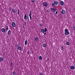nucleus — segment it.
Here are the masks:
<instances>
[{
  "label": "nucleus",
  "instance_id": "obj_1",
  "mask_svg": "<svg viewBox=\"0 0 75 75\" xmlns=\"http://www.w3.org/2000/svg\"><path fill=\"white\" fill-rule=\"evenodd\" d=\"M65 32L64 33L65 35H69V32L68 31V29H66L65 30Z\"/></svg>",
  "mask_w": 75,
  "mask_h": 75
},
{
  "label": "nucleus",
  "instance_id": "obj_2",
  "mask_svg": "<svg viewBox=\"0 0 75 75\" xmlns=\"http://www.w3.org/2000/svg\"><path fill=\"white\" fill-rule=\"evenodd\" d=\"M43 6H45V7H47L48 6V5L47 4V2H45L43 3Z\"/></svg>",
  "mask_w": 75,
  "mask_h": 75
},
{
  "label": "nucleus",
  "instance_id": "obj_3",
  "mask_svg": "<svg viewBox=\"0 0 75 75\" xmlns=\"http://www.w3.org/2000/svg\"><path fill=\"white\" fill-rule=\"evenodd\" d=\"M31 11H30V13H29V17L30 18V20H32V17H31Z\"/></svg>",
  "mask_w": 75,
  "mask_h": 75
},
{
  "label": "nucleus",
  "instance_id": "obj_4",
  "mask_svg": "<svg viewBox=\"0 0 75 75\" xmlns=\"http://www.w3.org/2000/svg\"><path fill=\"white\" fill-rule=\"evenodd\" d=\"M24 18L25 21H27V19H28V17L27 16V15L25 14V15Z\"/></svg>",
  "mask_w": 75,
  "mask_h": 75
},
{
  "label": "nucleus",
  "instance_id": "obj_5",
  "mask_svg": "<svg viewBox=\"0 0 75 75\" xmlns=\"http://www.w3.org/2000/svg\"><path fill=\"white\" fill-rule=\"evenodd\" d=\"M54 4L55 5H58L59 4V2L58 1H55L54 2Z\"/></svg>",
  "mask_w": 75,
  "mask_h": 75
},
{
  "label": "nucleus",
  "instance_id": "obj_6",
  "mask_svg": "<svg viewBox=\"0 0 75 75\" xmlns=\"http://www.w3.org/2000/svg\"><path fill=\"white\" fill-rule=\"evenodd\" d=\"M12 25L13 27H16V23L14 22H12Z\"/></svg>",
  "mask_w": 75,
  "mask_h": 75
},
{
  "label": "nucleus",
  "instance_id": "obj_7",
  "mask_svg": "<svg viewBox=\"0 0 75 75\" xmlns=\"http://www.w3.org/2000/svg\"><path fill=\"white\" fill-rule=\"evenodd\" d=\"M60 4L61 6H63L64 4V2L63 1H60Z\"/></svg>",
  "mask_w": 75,
  "mask_h": 75
},
{
  "label": "nucleus",
  "instance_id": "obj_8",
  "mask_svg": "<svg viewBox=\"0 0 75 75\" xmlns=\"http://www.w3.org/2000/svg\"><path fill=\"white\" fill-rule=\"evenodd\" d=\"M65 11L64 10H62L61 11V13L63 14H65Z\"/></svg>",
  "mask_w": 75,
  "mask_h": 75
},
{
  "label": "nucleus",
  "instance_id": "obj_9",
  "mask_svg": "<svg viewBox=\"0 0 75 75\" xmlns=\"http://www.w3.org/2000/svg\"><path fill=\"white\" fill-rule=\"evenodd\" d=\"M1 31L3 32V33H5V31H6V30L4 28H2L1 29Z\"/></svg>",
  "mask_w": 75,
  "mask_h": 75
},
{
  "label": "nucleus",
  "instance_id": "obj_10",
  "mask_svg": "<svg viewBox=\"0 0 75 75\" xmlns=\"http://www.w3.org/2000/svg\"><path fill=\"white\" fill-rule=\"evenodd\" d=\"M12 11L13 13H15L16 12V10L14 9H12Z\"/></svg>",
  "mask_w": 75,
  "mask_h": 75
},
{
  "label": "nucleus",
  "instance_id": "obj_11",
  "mask_svg": "<svg viewBox=\"0 0 75 75\" xmlns=\"http://www.w3.org/2000/svg\"><path fill=\"white\" fill-rule=\"evenodd\" d=\"M17 49L18 50L21 51V47L20 46H18L17 48Z\"/></svg>",
  "mask_w": 75,
  "mask_h": 75
},
{
  "label": "nucleus",
  "instance_id": "obj_12",
  "mask_svg": "<svg viewBox=\"0 0 75 75\" xmlns=\"http://www.w3.org/2000/svg\"><path fill=\"white\" fill-rule=\"evenodd\" d=\"M51 11H52L53 12H55V9H54V8H51Z\"/></svg>",
  "mask_w": 75,
  "mask_h": 75
},
{
  "label": "nucleus",
  "instance_id": "obj_13",
  "mask_svg": "<svg viewBox=\"0 0 75 75\" xmlns=\"http://www.w3.org/2000/svg\"><path fill=\"white\" fill-rule=\"evenodd\" d=\"M42 46L44 48H46L47 47V45L46 44H44L42 45Z\"/></svg>",
  "mask_w": 75,
  "mask_h": 75
},
{
  "label": "nucleus",
  "instance_id": "obj_14",
  "mask_svg": "<svg viewBox=\"0 0 75 75\" xmlns=\"http://www.w3.org/2000/svg\"><path fill=\"white\" fill-rule=\"evenodd\" d=\"M11 34V31L10 30H9L8 31V35H10Z\"/></svg>",
  "mask_w": 75,
  "mask_h": 75
},
{
  "label": "nucleus",
  "instance_id": "obj_15",
  "mask_svg": "<svg viewBox=\"0 0 75 75\" xmlns=\"http://www.w3.org/2000/svg\"><path fill=\"white\" fill-rule=\"evenodd\" d=\"M5 30L6 31H7L8 30V26H6V28H5Z\"/></svg>",
  "mask_w": 75,
  "mask_h": 75
},
{
  "label": "nucleus",
  "instance_id": "obj_16",
  "mask_svg": "<svg viewBox=\"0 0 75 75\" xmlns=\"http://www.w3.org/2000/svg\"><path fill=\"white\" fill-rule=\"evenodd\" d=\"M70 68L71 69H74V66H71L70 67Z\"/></svg>",
  "mask_w": 75,
  "mask_h": 75
},
{
  "label": "nucleus",
  "instance_id": "obj_17",
  "mask_svg": "<svg viewBox=\"0 0 75 75\" xmlns=\"http://www.w3.org/2000/svg\"><path fill=\"white\" fill-rule=\"evenodd\" d=\"M27 40L26 39L25 42V45H27Z\"/></svg>",
  "mask_w": 75,
  "mask_h": 75
},
{
  "label": "nucleus",
  "instance_id": "obj_18",
  "mask_svg": "<svg viewBox=\"0 0 75 75\" xmlns=\"http://www.w3.org/2000/svg\"><path fill=\"white\" fill-rule=\"evenodd\" d=\"M52 7H55V4H54V3H52Z\"/></svg>",
  "mask_w": 75,
  "mask_h": 75
},
{
  "label": "nucleus",
  "instance_id": "obj_19",
  "mask_svg": "<svg viewBox=\"0 0 75 75\" xmlns=\"http://www.w3.org/2000/svg\"><path fill=\"white\" fill-rule=\"evenodd\" d=\"M41 32H42V33H44L45 32V30L44 29H42L41 30Z\"/></svg>",
  "mask_w": 75,
  "mask_h": 75
},
{
  "label": "nucleus",
  "instance_id": "obj_20",
  "mask_svg": "<svg viewBox=\"0 0 75 75\" xmlns=\"http://www.w3.org/2000/svg\"><path fill=\"white\" fill-rule=\"evenodd\" d=\"M66 44L67 45H69V42H66Z\"/></svg>",
  "mask_w": 75,
  "mask_h": 75
},
{
  "label": "nucleus",
  "instance_id": "obj_21",
  "mask_svg": "<svg viewBox=\"0 0 75 75\" xmlns=\"http://www.w3.org/2000/svg\"><path fill=\"white\" fill-rule=\"evenodd\" d=\"M3 58H2L1 57L0 58V61H3Z\"/></svg>",
  "mask_w": 75,
  "mask_h": 75
},
{
  "label": "nucleus",
  "instance_id": "obj_22",
  "mask_svg": "<svg viewBox=\"0 0 75 75\" xmlns=\"http://www.w3.org/2000/svg\"><path fill=\"white\" fill-rule=\"evenodd\" d=\"M61 50H64V47H63L62 46H61Z\"/></svg>",
  "mask_w": 75,
  "mask_h": 75
},
{
  "label": "nucleus",
  "instance_id": "obj_23",
  "mask_svg": "<svg viewBox=\"0 0 75 75\" xmlns=\"http://www.w3.org/2000/svg\"><path fill=\"white\" fill-rule=\"evenodd\" d=\"M13 75H16V72H15V71H14L13 72Z\"/></svg>",
  "mask_w": 75,
  "mask_h": 75
},
{
  "label": "nucleus",
  "instance_id": "obj_24",
  "mask_svg": "<svg viewBox=\"0 0 75 75\" xmlns=\"http://www.w3.org/2000/svg\"><path fill=\"white\" fill-rule=\"evenodd\" d=\"M38 39L37 38H35V41H38Z\"/></svg>",
  "mask_w": 75,
  "mask_h": 75
},
{
  "label": "nucleus",
  "instance_id": "obj_25",
  "mask_svg": "<svg viewBox=\"0 0 75 75\" xmlns=\"http://www.w3.org/2000/svg\"><path fill=\"white\" fill-rule=\"evenodd\" d=\"M39 59H42V57L41 56H40Z\"/></svg>",
  "mask_w": 75,
  "mask_h": 75
},
{
  "label": "nucleus",
  "instance_id": "obj_26",
  "mask_svg": "<svg viewBox=\"0 0 75 75\" xmlns=\"http://www.w3.org/2000/svg\"><path fill=\"white\" fill-rule=\"evenodd\" d=\"M40 26L41 27H42V26H43V24L42 23H40Z\"/></svg>",
  "mask_w": 75,
  "mask_h": 75
},
{
  "label": "nucleus",
  "instance_id": "obj_27",
  "mask_svg": "<svg viewBox=\"0 0 75 75\" xmlns=\"http://www.w3.org/2000/svg\"><path fill=\"white\" fill-rule=\"evenodd\" d=\"M32 3H34L35 2V0H31Z\"/></svg>",
  "mask_w": 75,
  "mask_h": 75
},
{
  "label": "nucleus",
  "instance_id": "obj_28",
  "mask_svg": "<svg viewBox=\"0 0 75 75\" xmlns=\"http://www.w3.org/2000/svg\"><path fill=\"white\" fill-rule=\"evenodd\" d=\"M47 28H45V32H47Z\"/></svg>",
  "mask_w": 75,
  "mask_h": 75
},
{
  "label": "nucleus",
  "instance_id": "obj_29",
  "mask_svg": "<svg viewBox=\"0 0 75 75\" xmlns=\"http://www.w3.org/2000/svg\"><path fill=\"white\" fill-rule=\"evenodd\" d=\"M18 14L19 15V9H18Z\"/></svg>",
  "mask_w": 75,
  "mask_h": 75
},
{
  "label": "nucleus",
  "instance_id": "obj_30",
  "mask_svg": "<svg viewBox=\"0 0 75 75\" xmlns=\"http://www.w3.org/2000/svg\"><path fill=\"white\" fill-rule=\"evenodd\" d=\"M13 63L12 62H11V66H13Z\"/></svg>",
  "mask_w": 75,
  "mask_h": 75
},
{
  "label": "nucleus",
  "instance_id": "obj_31",
  "mask_svg": "<svg viewBox=\"0 0 75 75\" xmlns=\"http://www.w3.org/2000/svg\"><path fill=\"white\" fill-rule=\"evenodd\" d=\"M27 52H28V54H30V51H28Z\"/></svg>",
  "mask_w": 75,
  "mask_h": 75
},
{
  "label": "nucleus",
  "instance_id": "obj_32",
  "mask_svg": "<svg viewBox=\"0 0 75 75\" xmlns=\"http://www.w3.org/2000/svg\"><path fill=\"white\" fill-rule=\"evenodd\" d=\"M24 24L25 25V26L27 24L26 23V22H24Z\"/></svg>",
  "mask_w": 75,
  "mask_h": 75
},
{
  "label": "nucleus",
  "instance_id": "obj_33",
  "mask_svg": "<svg viewBox=\"0 0 75 75\" xmlns=\"http://www.w3.org/2000/svg\"><path fill=\"white\" fill-rule=\"evenodd\" d=\"M12 9V8H11V7H10L9 8V10H11V9Z\"/></svg>",
  "mask_w": 75,
  "mask_h": 75
},
{
  "label": "nucleus",
  "instance_id": "obj_34",
  "mask_svg": "<svg viewBox=\"0 0 75 75\" xmlns=\"http://www.w3.org/2000/svg\"><path fill=\"white\" fill-rule=\"evenodd\" d=\"M73 29L74 30H75V25Z\"/></svg>",
  "mask_w": 75,
  "mask_h": 75
},
{
  "label": "nucleus",
  "instance_id": "obj_35",
  "mask_svg": "<svg viewBox=\"0 0 75 75\" xmlns=\"http://www.w3.org/2000/svg\"><path fill=\"white\" fill-rule=\"evenodd\" d=\"M47 61H49V60H50V58H47Z\"/></svg>",
  "mask_w": 75,
  "mask_h": 75
},
{
  "label": "nucleus",
  "instance_id": "obj_36",
  "mask_svg": "<svg viewBox=\"0 0 75 75\" xmlns=\"http://www.w3.org/2000/svg\"><path fill=\"white\" fill-rule=\"evenodd\" d=\"M57 13H58V12H57V11H56L55 13V14H57Z\"/></svg>",
  "mask_w": 75,
  "mask_h": 75
},
{
  "label": "nucleus",
  "instance_id": "obj_37",
  "mask_svg": "<svg viewBox=\"0 0 75 75\" xmlns=\"http://www.w3.org/2000/svg\"><path fill=\"white\" fill-rule=\"evenodd\" d=\"M46 34H47V33H45L44 35H46Z\"/></svg>",
  "mask_w": 75,
  "mask_h": 75
},
{
  "label": "nucleus",
  "instance_id": "obj_38",
  "mask_svg": "<svg viewBox=\"0 0 75 75\" xmlns=\"http://www.w3.org/2000/svg\"><path fill=\"white\" fill-rule=\"evenodd\" d=\"M40 75H43V74H42V73H41Z\"/></svg>",
  "mask_w": 75,
  "mask_h": 75
},
{
  "label": "nucleus",
  "instance_id": "obj_39",
  "mask_svg": "<svg viewBox=\"0 0 75 75\" xmlns=\"http://www.w3.org/2000/svg\"><path fill=\"white\" fill-rule=\"evenodd\" d=\"M57 9L55 8V9L54 10L55 11H57Z\"/></svg>",
  "mask_w": 75,
  "mask_h": 75
},
{
  "label": "nucleus",
  "instance_id": "obj_40",
  "mask_svg": "<svg viewBox=\"0 0 75 75\" xmlns=\"http://www.w3.org/2000/svg\"><path fill=\"white\" fill-rule=\"evenodd\" d=\"M0 71H1V69L0 68Z\"/></svg>",
  "mask_w": 75,
  "mask_h": 75
}]
</instances>
